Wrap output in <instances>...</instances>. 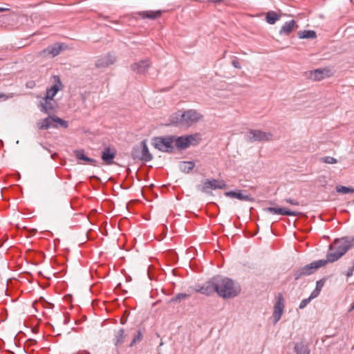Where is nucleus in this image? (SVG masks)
I'll use <instances>...</instances> for the list:
<instances>
[{
    "label": "nucleus",
    "instance_id": "nucleus-29",
    "mask_svg": "<svg viewBox=\"0 0 354 354\" xmlns=\"http://www.w3.org/2000/svg\"><path fill=\"white\" fill-rule=\"evenodd\" d=\"M212 183L213 189H223L227 187V185L224 180H219L216 179L210 180Z\"/></svg>",
    "mask_w": 354,
    "mask_h": 354
},
{
    "label": "nucleus",
    "instance_id": "nucleus-14",
    "mask_svg": "<svg viewBox=\"0 0 354 354\" xmlns=\"http://www.w3.org/2000/svg\"><path fill=\"white\" fill-rule=\"evenodd\" d=\"M54 78L57 84H54L50 88H48L46 90V93L44 97L48 100H53V97L55 96L57 92L59 90H61L63 87V85L61 82L59 77L58 76H54Z\"/></svg>",
    "mask_w": 354,
    "mask_h": 354
},
{
    "label": "nucleus",
    "instance_id": "nucleus-23",
    "mask_svg": "<svg viewBox=\"0 0 354 354\" xmlns=\"http://www.w3.org/2000/svg\"><path fill=\"white\" fill-rule=\"evenodd\" d=\"M193 161H181L178 165L179 169L183 173H189L194 167Z\"/></svg>",
    "mask_w": 354,
    "mask_h": 354
},
{
    "label": "nucleus",
    "instance_id": "nucleus-35",
    "mask_svg": "<svg viewBox=\"0 0 354 354\" xmlns=\"http://www.w3.org/2000/svg\"><path fill=\"white\" fill-rule=\"evenodd\" d=\"M322 161L327 164H335L337 162V159L331 156H326L322 158Z\"/></svg>",
    "mask_w": 354,
    "mask_h": 354
},
{
    "label": "nucleus",
    "instance_id": "nucleus-37",
    "mask_svg": "<svg viewBox=\"0 0 354 354\" xmlns=\"http://www.w3.org/2000/svg\"><path fill=\"white\" fill-rule=\"evenodd\" d=\"M283 201L287 203L293 205H299V203L297 200L292 199L290 198H286V199H284Z\"/></svg>",
    "mask_w": 354,
    "mask_h": 354
},
{
    "label": "nucleus",
    "instance_id": "nucleus-5",
    "mask_svg": "<svg viewBox=\"0 0 354 354\" xmlns=\"http://www.w3.org/2000/svg\"><path fill=\"white\" fill-rule=\"evenodd\" d=\"M327 263L326 260L320 259L306 265L298 270H294L293 275L295 280L297 281L304 276H308L313 274L317 269L324 266Z\"/></svg>",
    "mask_w": 354,
    "mask_h": 354
},
{
    "label": "nucleus",
    "instance_id": "nucleus-10",
    "mask_svg": "<svg viewBox=\"0 0 354 354\" xmlns=\"http://www.w3.org/2000/svg\"><path fill=\"white\" fill-rule=\"evenodd\" d=\"M115 62V57L111 54L107 53L95 61V66L97 68H104L114 64Z\"/></svg>",
    "mask_w": 354,
    "mask_h": 354
},
{
    "label": "nucleus",
    "instance_id": "nucleus-31",
    "mask_svg": "<svg viewBox=\"0 0 354 354\" xmlns=\"http://www.w3.org/2000/svg\"><path fill=\"white\" fill-rule=\"evenodd\" d=\"M336 191L338 193H341L343 194H346L349 193H354V189L350 187H345L342 185L336 186Z\"/></svg>",
    "mask_w": 354,
    "mask_h": 354
},
{
    "label": "nucleus",
    "instance_id": "nucleus-33",
    "mask_svg": "<svg viewBox=\"0 0 354 354\" xmlns=\"http://www.w3.org/2000/svg\"><path fill=\"white\" fill-rule=\"evenodd\" d=\"M142 339V333L140 330H138L137 334L133 337V340L130 344V346L132 347L136 343L141 342Z\"/></svg>",
    "mask_w": 354,
    "mask_h": 354
},
{
    "label": "nucleus",
    "instance_id": "nucleus-24",
    "mask_svg": "<svg viewBox=\"0 0 354 354\" xmlns=\"http://www.w3.org/2000/svg\"><path fill=\"white\" fill-rule=\"evenodd\" d=\"M297 35L299 39H315L317 37L316 32L311 30H300Z\"/></svg>",
    "mask_w": 354,
    "mask_h": 354
},
{
    "label": "nucleus",
    "instance_id": "nucleus-13",
    "mask_svg": "<svg viewBox=\"0 0 354 354\" xmlns=\"http://www.w3.org/2000/svg\"><path fill=\"white\" fill-rule=\"evenodd\" d=\"M331 75L330 71L327 68H318L310 71V78L315 81H320Z\"/></svg>",
    "mask_w": 354,
    "mask_h": 354
},
{
    "label": "nucleus",
    "instance_id": "nucleus-30",
    "mask_svg": "<svg viewBox=\"0 0 354 354\" xmlns=\"http://www.w3.org/2000/svg\"><path fill=\"white\" fill-rule=\"evenodd\" d=\"M142 153L141 145L135 146L131 151V157L133 160H140Z\"/></svg>",
    "mask_w": 354,
    "mask_h": 354
},
{
    "label": "nucleus",
    "instance_id": "nucleus-46",
    "mask_svg": "<svg viewBox=\"0 0 354 354\" xmlns=\"http://www.w3.org/2000/svg\"><path fill=\"white\" fill-rule=\"evenodd\" d=\"M354 309V302L351 304L349 311Z\"/></svg>",
    "mask_w": 354,
    "mask_h": 354
},
{
    "label": "nucleus",
    "instance_id": "nucleus-44",
    "mask_svg": "<svg viewBox=\"0 0 354 354\" xmlns=\"http://www.w3.org/2000/svg\"><path fill=\"white\" fill-rule=\"evenodd\" d=\"M9 10L7 8L0 7V12H5Z\"/></svg>",
    "mask_w": 354,
    "mask_h": 354
},
{
    "label": "nucleus",
    "instance_id": "nucleus-26",
    "mask_svg": "<svg viewBox=\"0 0 354 354\" xmlns=\"http://www.w3.org/2000/svg\"><path fill=\"white\" fill-rule=\"evenodd\" d=\"M124 330L123 328L119 329L115 334L113 339L115 346H118L124 342Z\"/></svg>",
    "mask_w": 354,
    "mask_h": 354
},
{
    "label": "nucleus",
    "instance_id": "nucleus-12",
    "mask_svg": "<svg viewBox=\"0 0 354 354\" xmlns=\"http://www.w3.org/2000/svg\"><path fill=\"white\" fill-rule=\"evenodd\" d=\"M245 191L239 190L238 192L229 191L225 193V195L227 197L237 198L243 201L254 202V199L250 194H245Z\"/></svg>",
    "mask_w": 354,
    "mask_h": 354
},
{
    "label": "nucleus",
    "instance_id": "nucleus-18",
    "mask_svg": "<svg viewBox=\"0 0 354 354\" xmlns=\"http://www.w3.org/2000/svg\"><path fill=\"white\" fill-rule=\"evenodd\" d=\"M150 66L148 59L141 60L131 65V69L137 73H145Z\"/></svg>",
    "mask_w": 354,
    "mask_h": 354
},
{
    "label": "nucleus",
    "instance_id": "nucleus-42",
    "mask_svg": "<svg viewBox=\"0 0 354 354\" xmlns=\"http://www.w3.org/2000/svg\"><path fill=\"white\" fill-rule=\"evenodd\" d=\"M73 354H91V353L86 350H80Z\"/></svg>",
    "mask_w": 354,
    "mask_h": 354
},
{
    "label": "nucleus",
    "instance_id": "nucleus-2",
    "mask_svg": "<svg viewBox=\"0 0 354 354\" xmlns=\"http://www.w3.org/2000/svg\"><path fill=\"white\" fill-rule=\"evenodd\" d=\"M354 247V237L344 236L336 239L329 245L326 254L327 262H335L344 256L350 249Z\"/></svg>",
    "mask_w": 354,
    "mask_h": 354
},
{
    "label": "nucleus",
    "instance_id": "nucleus-32",
    "mask_svg": "<svg viewBox=\"0 0 354 354\" xmlns=\"http://www.w3.org/2000/svg\"><path fill=\"white\" fill-rule=\"evenodd\" d=\"M213 189L212 183L210 180H205L201 188V190L204 193H211L210 190Z\"/></svg>",
    "mask_w": 354,
    "mask_h": 354
},
{
    "label": "nucleus",
    "instance_id": "nucleus-9",
    "mask_svg": "<svg viewBox=\"0 0 354 354\" xmlns=\"http://www.w3.org/2000/svg\"><path fill=\"white\" fill-rule=\"evenodd\" d=\"M284 308V301L281 294H279L277 301L274 305L273 317L274 323H277L281 319Z\"/></svg>",
    "mask_w": 354,
    "mask_h": 354
},
{
    "label": "nucleus",
    "instance_id": "nucleus-45",
    "mask_svg": "<svg viewBox=\"0 0 354 354\" xmlns=\"http://www.w3.org/2000/svg\"><path fill=\"white\" fill-rule=\"evenodd\" d=\"M209 1L212 3H220L221 1H222V0H209Z\"/></svg>",
    "mask_w": 354,
    "mask_h": 354
},
{
    "label": "nucleus",
    "instance_id": "nucleus-25",
    "mask_svg": "<svg viewBox=\"0 0 354 354\" xmlns=\"http://www.w3.org/2000/svg\"><path fill=\"white\" fill-rule=\"evenodd\" d=\"M279 19L280 15L274 11H269L266 13V20L269 24H274Z\"/></svg>",
    "mask_w": 354,
    "mask_h": 354
},
{
    "label": "nucleus",
    "instance_id": "nucleus-27",
    "mask_svg": "<svg viewBox=\"0 0 354 354\" xmlns=\"http://www.w3.org/2000/svg\"><path fill=\"white\" fill-rule=\"evenodd\" d=\"M296 354H310V351L307 346L303 343H297L294 347Z\"/></svg>",
    "mask_w": 354,
    "mask_h": 354
},
{
    "label": "nucleus",
    "instance_id": "nucleus-20",
    "mask_svg": "<svg viewBox=\"0 0 354 354\" xmlns=\"http://www.w3.org/2000/svg\"><path fill=\"white\" fill-rule=\"evenodd\" d=\"M162 11H142L138 12L136 15H139L142 19H156L161 16Z\"/></svg>",
    "mask_w": 354,
    "mask_h": 354
},
{
    "label": "nucleus",
    "instance_id": "nucleus-41",
    "mask_svg": "<svg viewBox=\"0 0 354 354\" xmlns=\"http://www.w3.org/2000/svg\"><path fill=\"white\" fill-rule=\"evenodd\" d=\"M232 64L236 68H239H239H241V66L239 62L237 61V59H233L232 61Z\"/></svg>",
    "mask_w": 354,
    "mask_h": 354
},
{
    "label": "nucleus",
    "instance_id": "nucleus-21",
    "mask_svg": "<svg viewBox=\"0 0 354 354\" xmlns=\"http://www.w3.org/2000/svg\"><path fill=\"white\" fill-rule=\"evenodd\" d=\"M141 148H142V153H141V157L140 160L145 161V162H149L152 160L153 156L151 154V153L149 151L147 141L145 140H142L141 142Z\"/></svg>",
    "mask_w": 354,
    "mask_h": 354
},
{
    "label": "nucleus",
    "instance_id": "nucleus-1",
    "mask_svg": "<svg viewBox=\"0 0 354 354\" xmlns=\"http://www.w3.org/2000/svg\"><path fill=\"white\" fill-rule=\"evenodd\" d=\"M196 292L210 295L216 292L223 298H232L237 296L240 292L233 280L220 275L214 276L202 286L194 289Z\"/></svg>",
    "mask_w": 354,
    "mask_h": 354
},
{
    "label": "nucleus",
    "instance_id": "nucleus-15",
    "mask_svg": "<svg viewBox=\"0 0 354 354\" xmlns=\"http://www.w3.org/2000/svg\"><path fill=\"white\" fill-rule=\"evenodd\" d=\"M115 154L116 151L114 148L106 147L102 152V159L106 165H111Z\"/></svg>",
    "mask_w": 354,
    "mask_h": 354
},
{
    "label": "nucleus",
    "instance_id": "nucleus-34",
    "mask_svg": "<svg viewBox=\"0 0 354 354\" xmlns=\"http://www.w3.org/2000/svg\"><path fill=\"white\" fill-rule=\"evenodd\" d=\"M55 121L56 124H57V127L59 126H60V127H62L64 129H66L68 127L67 121H66V120H64L63 119H61V118H59L58 117H55Z\"/></svg>",
    "mask_w": 354,
    "mask_h": 354
},
{
    "label": "nucleus",
    "instance_id": "nucleus-7",
    "mask_svg": "<svg viewBox=\"0 0 354 354\" xmlns=\"http://www.w3.org/2000/svg\"><path fill=\"white\" fill-rule=\"evenodd\" d=\"M273 135L270 132H265L257 129H250L245 135V140L250 142L270 141L272 140Z\"/></svg>",
    "mask_w": 354,
    "mask_h": 354
},
{
    "label": "nucleus",
    "instance_id": "nucleus-39",
    "mask_svg": "<svg viewBox=\"0 0 354 354\" xmlns=\"http://www.w3.org/2000/svg\"><path fill=\"white\" fill-rule=\"evenodd\" d=\"M321 291L315 288V290L311 292L310 296L309 297L311 299L317 297Z\"/></svg>",
    "mask_w": 354,
    "mask_h": 354
},
{
    "label": "nucleus",
    "instance_id": "nucleus-38",
    "mask_svg": "<svg viewBox=\"0 0 354 354\" xmlns=\"http://www.w3.org/2000/svg\"><path fill=\"white\" fill-rule=\"evenodd\" d=\"M324 279H320V280L317 281L315 288L319 290V291H321L322 288H323V286H324Z\"/></svg>",
    "mask_w": 354,
    "mask_h": 354
},
{
    "label": "nucleus",
    "instance_id": "nucleus-28",
    "mask_svg": "<svg viewBox=\"0 0 354 354\" xmlns=\"http://www.w3.org/2000/svg\"><path fill=\"white\" fill-rule=\"evenodd\" d=\"M191 296V294L187 293H178L175 297H172L169 300V303L180 302L183 300H185Z\"/></svg>",
    "mask_w": 354,
    "mask_h": 354
},
{
    "label": "nucleus",
    "instance_id": "nucleus-47",
    "mask_svg": "<svg viewBox=\"0 0 354 354\" xmlns=\"http://www.w3.org/2000/svg\"><path fill=\"white\" fill-rule=\"evenodd\" d=\"M270 204H273L272 201H269L268 202Z\"/></svg>",
    "mask_w": 354,
    "mask_h": 354
},
{
    "label": "nucleus",
    "instance_id": "nucleus-4",
    "mask_svg": "<svg viewBox=\"0 0 354 354\" xmlns=\"http://www.w3.org/2000/svg\"><path fill=\"white\" fill-rule=\"evenodd\" d=\"M172 138L174 140V147H176L180 150L186 149L190 147V145H196L201 140L198 134L183 136H172Z\"/></svg>",
    "mask_w": 354,
    "mask_h": 354
},
{
    "label": "nucleus",
    "instance_id": "nucleus-8",
    "mask_svg": "<svg viewBox=\"0 0 354 354\" xmlns=\"http://www.w3.org/2000/svg\"><path fill=\"white\" fill-rule=\"evenodd\" d=\"M63 50V45L61 44H55L53 45L48 46L46 48L39 52V55L42 57L50 56L55 57L58 55Z\"/></svg>",
    "mask_w": 354,
    "mask_h": 354
},
{
    "label": "nucleus",
    "instance_id": "nucleus-48",
    "mask_svg": "<svg viewBox=\"0 0 354 354\" xmlns=\"http://www.w3.org/2000/svg\"><path fill=\"white\" fill-rule=\"evenodd\" d=\"M353 270H354V261H353Z\"/></svg>",
    "mask_w": 354,
    "mask_h": 354
},
{
    "label": "nucleus",
    "instance_id": "nucleus-19",
    "mask_svg": "<svg viewBox=\"0 0 354 354\" xmlns=\"http://www.w3.org/2000/svg\"><path fill=\"white\" fill-rule=\"evenodd\" d=\"M298 26L295 20L286 21L279 30L280 35H289L295 28H297Z\"/></svg>",
    "mask_w": 354,
    "mask_h": 354
},
{
    "label": "nucleus",
    "instance_id": "nucleus-6",
    "mask_svg": "<svg viewBox=\"0 0 354 354\" xmlns=\"http://www.w3.org/2000/svg\"><path fill=\"white\" fill-rule=\"evenodd\" d=\"M151 144L162 152L172 153L174 150L172 136L155 137L151 140Z\"/></svg>",
    "mask_w": 354,
    "mask_h": 354
},
{
    "label": "nucleus",
    "instance_id": "nucleus-3",
    "mask_svg": "<svg viewBox=\"0 0 354 354\" xmlns=\"http://www.w3.org/2000/svg\"><path fill=\"white\" fill-rule=\"evenodd\" d=\"M203 118V115L194 109L185 111L181 110L173 113L170 116L169 121L171 124L178 127H189Z\"/></svg>",
    "mask_w": 354,
    "mask_h": 354
},
{
    "label": "nucleus",
    "instance_id": "nucleus-36",
    "mask_svg": "<svg viewBox=\"0 0 354 354\" xmlns=\"http://www.w3.org/2000/svg\"><path fill=\"white\" fill-rule=\"evenodd\" d=\"M310 300H311V299L310 297H308V299H303L300 302L299 308L300 309L304 308L308 304V303L310 301Z\"/></svg>",
    "mask_w": 354,
    "mask_h": 354
},
{
    "label": "nucleus",
    "instance_id": "nucleus-40",
    "mask_svg": "<svg viewBox=\"0 0 354 354\" xmlns=\"http://www.w3.org/2000/svg\"><path fill=\"white\" fill-rule=\"evenodd\" d=\"M354 270H353V266L349 268L346 273V276L347 277H350L353 274Z\"/></svg>",
    "mask_w": 354,
    "mask_h": 354
},
{
    "label": "nucleus",
    "instance_id": "nucleus-22",
    "mask_svg": "<svg viewBox=\"0 0 354 354\" xmlns=\"http://www.w3.org/2000/svg\"><path fill=\"white\" fill-rule=\"evenodd\" d=\"M74 154L77 159L86 161V162H88L89 165H94V166L96 165V164H95L96 160L88 158L86 156H85L84 151L83 149L75 150Z\"/></svg>",
    "mask_w": 354,
    "mask_h": 354
},
{
    "label": "nucleus",
    "instance_id": "nucleus-17",
    "mask_svg": "<svg viewBox=\"0 0 354 354\" xmlns=\"http://www.w3.org/2000/svg\"><path fill=\"white\" fill-rule=\"evenodd\" d=\"M55 104L56 102L54 100H48L46 97H43L42 100L40 102L39 106L41 107V111L48 114L54 110Z\"/></svg>",
    "mask_w": 354,
    "mask_h": 354
},
{
    "label": "nucleus",
    "instance_id": "nucleus-11",
    "mask_svg": "<svg viewBox=\"0 0 354 354\" xmlns=\"http://www.w3.org/2000/svg\"><path fill=\"white\" fill-rule=\"evenodd\" d=\"M265 212L272 213L273 214H279L283 216H297L299 214L298 212L291 211L285 207H266L263 209Z\"/></svg>",
    "mask_w": 354,
    "mask_h": 354
},
{
    "label": "nucleus",
    "instance_id": "nucleus-43",
    "mask_svg": "<svg viewBox=\"0 0 354 354\" xmlns=\"http://www.w3.org/2000/svg\"><path fill=\"white\" fill-rule=\"evenodd\" d=\"M7 98H8V97H6L5 94H3V93H0V100H6V99H7Z\"/></svg>",
    "mask_w": 354,
    "mask_h": 354
},
{
    "label": "nucleus",
    "instance_id": "nucleus-16",
    "mask_svg": "<svg viewBox=\"0 0 354 354\" xmlns=\"http://www.w3.org/2000/svg\"><path fill=\"white\" fill-rule=\"evenodd\" d=\"M38 129H48L50 128H57V124L55 121V116H48L44 118L42 121L37 123Z\"/></svg>",
    "mask_w": 354,
    "mask_h": 354
}]
</instances>
